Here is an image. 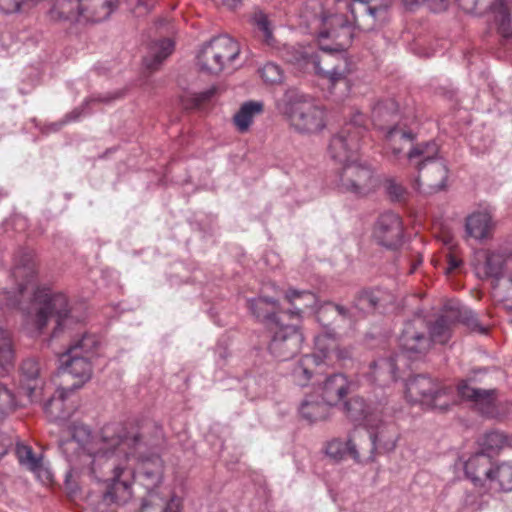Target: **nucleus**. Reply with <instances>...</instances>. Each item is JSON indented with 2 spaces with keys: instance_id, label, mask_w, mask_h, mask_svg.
<instances>
[{
  "instance_id": "nucleus-10",
  "label": "nucleus",
  "mask_w": 512,
  "mask_h": 512,
  "mask_svg": "<svg viewBox=\"0 0 512 512\" xmlns=\"http://www.w3.org/2000/svg\"><path fill=\"white\" fill-rule=\"evenodd\" d=\"M386 139L388 145L395 156L402 152L409 158H420V160H437L439 156V146L435 141H429L414 145V135L410 131H405L399 127H392L387 131Z\"/></svg>"
},
{
  "instance_id": "nucleus-13",
  "label": "nucleus",
  "mask_w": 512,
  "mask_h": 512,
  "mask_svg": "<svg viewBox=\"0 0 512 512\" xmlns=\"http://www.w3.org/2000/svg\"><path fill=\"white\" fill-rule=\"evenodd\" d=\"M334 347V342L327 334L315 337V351L313 354L304 355L294 364L290 374L293 381L299 386H307L314 374V368L324 363L328 357L327 350Z\"/></svg>"
},
{
  "instance_id": "nucleus-27",
  "label": "nucleus",
  "mask_w": 512,
  "mask_h": 512,
  "mask_svg": "<svg viewBox=\"0 0 512 512\" xmlns=\"http://www.w3.org/2000/svg\"><path fill=\"white\" fill-rule=\"evenodd\" d=\"M494 222L488 212H474L469 215L465 223L468 236L478 241L489 239L492 236Z\"/></svg>"
},
{
  "instance_id": "nucleus-58",
  "label": "nucleus",
  "mask_w": 512,
  "mask_h": 512,
  "mask_svg": "<svg viewBox=\"0 0 512 512\" xmlns=\"http://www.w3.org/2000/svg\"><path fill=\"white\" fill-rule=\"evenodd\" d=\"M79 116H80V112L78 110H75L68 117H69V120H76Z\"/></svg>"
},
{
  "instance_id": "nucleus-4",
  "label": "nucleus",
  "mask_w": 512,
  "mask_h": 512,
  "mask_svg": "<svg viewBox=\"0 0 512 512\" xmlns=\"http://www.w3.org/2000/svg\"><path fill=\"white\" fill-rule=\"evenodd\" d=\"M453 323L452 317L441 315L428 325L421 315H415L405 323L399 339L403 353L410 359H418L427 353L433 342L447 343Z\"/></svg>"
},
{
  "instance_id": "nucleus-42",
  "label": "nucleus",
  "mask_w": 512,
  "mask_h": 512,
  "mask_svg": "<svg viewBox=\"0 0 512 512\" xmlns=\"http://www.w3.org/2000/svg\"><path fill=\"white\" fill-rule=\"evenodd\" d=\"M253 22L257 29L262 32L264 41L268 45H271L274 38L271 23L267 15L261 11L256 12L253 16Z\"/></svg>"
},
{
  "instance_id": "nucleus-34",
  "label": "nucleus",
  "mask_w": 512,
  "mask_h": 512,
  "mask_svg": "<svg viewBox=\"0 0 512 512\" xmlns=\"http://www.w3.org/2000/svg\"><path fill=\"white\" fill-rule=\"evenodd\" d=\"M491 486L498 487L500 490H512V461L502 462L493 467V477H490Z\"/></svg>"
},
{
  "instance_id": "nucleus-9",
  "label": "nucleus",
  "mask_w": 512,
  "mask_h": 512,
  "mask_svg": "<svg viewBox=\"0 0 512 512\" xmlns=\"http://www.w3.org/2000/svg\"><path fill=\"white\" fill-rule=\"evenodd\" d=\"M288 314L276 319V323L269 326L272 333L268 346L270 354L277 360L286 361L295 356L301 348L304 336L295 322L286 323Z\"/></svg>"
},
{
  "instance_id": "nucleus-25",
  "label": "nucleus",
  "mask_w": 512,
  "mask_h": 512,
  "mask_svg": "<svg viewBox=\"0 0 512 512\" xmlns=\"http://www.w3.org/2000/svg\"><path fill=\"white\" fill-rule=\"evenodd\" d=\"M285 298L293 307V309L285 311V313H288L287 318L297 324L301 321L302 313L305 310L316 309L318 302L314 293L296 289H289L285 294Z\"/></svg>"
},
{
  "instance_id": "nucleus-40",
  "label": "nucleus",
  "mask_w": 512,
  "mask_h": 512,
  "mask_svg": "<svg viewBox=\"0 0 512 512\" xmlns=\"http://www.w3.org/2000/svg\"><path fill=\"white\" fill-rule=\"evenodd\" d=\"M419 172L424 171L425 174L438 172L441 174V180L435 185H431L436 191L444 190L447 186V168L442 162H419Z\"/></svg>"
},
{
  "instance_id": "nucleus-3",
  "label": "nucleus",
  "mask_w": 512,
  "mask_h": 512,
  "mask_svg": "<svg viewBox=\"0 0 512 512\" xmlns=\"http://www.w3.org/2000/svg\"><path fill=\"white\" fill-rule=\"evenodd\" d=\"M323 23L331 28L322 30L319 38L331 39L332 45L320 44V51L311 46L284 45L281 57L296 70L315 73L335 84L350 72L345 51L352 42L353 27L342 15L324 17Z\"/></svg>"
},
{
  "instance_id": "nucleus-36",
  "label": "nucleus",
  "mask_w": 512,
  "mask_h": 512,
  "mask_svg": "<svg viewBox=\"0 0 512 512\" xmlns=\"http://www.w3.org/2000/svg\"><path fill=\"white\" fill-rule=\"evenodd\" d=\"M98 344L99 340L96 335L85 333L80 338L73 340L66 351L69 353H80V355L86 356L92 352Z\"/></svg>"
},
{
  "instance_id": "nucleus-56",
  "label": "nucleus",
  "mask_w": 512,
  "mask_h": 512,
  "mask_svg": "<svg viewBox=\"0 0 512 512\" xmlns=\"http://www.w3.org/2000/svg\"><path fill=\"white\" fill-rule=\"evenodd\" d=\"M508 283L510 284V287L507 291V299L512 301V273L508 276Z\"/></svg>"
},
{
  "instance_id": "nucleus-60",
  "label": "nucleus",
  "mask_w": 512,
  "mask_h": 512,
  "mask_svg": "<svg viewBox=\"0 0 512 512\" xmlns=\"http://www.w3.org/2000/svg\"><path fill=\"white\" fill-rule=\"evenodd\" d=\"M421 262H422V260H421V259H419V260H418V261L413 265V267H412V269H411V272H414V271H415V269H416V267H417V265H420V264H421Z\"/></svg>"
},
{
  "instance_id": "nucleus-12",
  "label": "nucleus",
  "mask_w": 512,
  "mask_h": 512,
  "mask_svg": "<svg viewBox=\"0 0 512 512\" xmlns=\"http://www.w3.org/2000/svg\"><path fill=\"white\" fill-rule=\"evenodd\" d=\"M363 117L358 115L353 123L345 125L329 143L328 152L333 160H355L360 149Z\"/></svg>"
},
{
  "instance_id": "nucleus-51",
  "label": "nucleus",
  "mask_w": 512,
  "mask_h": 512,
  "mask_svg": "<svg viewBox=\"0 0 512 512\" xmlns=\"http://www.w3.org/2000/svg\"><path fill=\"white\" fill-rule=\"evenodd\" d=\"M467 324L471 327L472 330L477 331L480 334H486L487 332V328L480 325L473 316L467 318Z\"/></svg>"
},
{
  "instance_id": "nucleus-32",
  "label": "nucleus",
  "mask_w": 512,
  "mask_h": 512,
  "mask_svg": "<svg viewBox=\"0 0 512 512\" xmlns=\"http://www.w3.org/2000/svg\"><path fill=\"white\" fill-rule=\"evenodd\" d=\"M174 43L170 39H162L151 44L149 54L144 58L145 66L156 70L158 66L173 52Z\"/></svg>"
},
{
  "instance_id": "nucleus-11",
  "label": "nucleus",
  "mask_w": 512,
  "mask_h": 512,
  "mask_svg": "<svg viewBox=\"0 0 512 512\" xmlns=\"http://www.w3.org/2000/svg\"><path fill=\"white\" fill-rule=\"evenodd\" d=\"M393 296L382 289L365 290L358 294L351 309H347L341 305L327 303L318 309L319 318L321 315L337 314L346 317H354L356 312L370 313L380 308H385L386 305L392 303Z\"/></svg>"
},
{
  "instance_id": "nucleus-7",
  "label": "nucleus",
  "mask_w": 512,
  "mask_h": 512,
  "mask_svg": "<svg viewBox=\"0 0 512 512\" xmlns=\"http://www.w3.org/2000/svg\"><path fill=\"white\" fill-rule=\"evenodd\" d=\"M240 45L228 35L213 37L197 54V65L205 73L218 75L234 69L240 55Z\"/></svg>"
},
{
  "instance_id": "nucleus-28",
  "label": "nucleus",
  "mask_w": 512,
  "mask_h": 512,
  "mask_svg": "<svg viewBox=\"0 0 512 512\" xmlns=\"http://www.w3.org/2000/svg\"><path fill=\"white\" fill-rule=\"evenodd\" d=\"M252 314L260 321L265 322L268 327L276 323L285 311L280 310L279 303L275 299L259 297L248 301Z\"/></svg>"
},
{
  "instance_id": "nucleus-38",
  "label": "nucleus",
  "mask_w": 512,
  "mask_h": 512,
  "mask_svg": "<svg viewBox=\"0 0 512 512\" xmlns=\"http://www.w3.org/2000/svg\"><path fill=\"white\" fill-rule=\"evenodd\" d=\"M259 75L267 85L282 84L284 80V72L282 68L273 63L268 62L259 69Z\"/></svg>"
},
{
  "instance_id": "nucleus-59",
  "label": "nucleus",
  "mask_w": 512,
  "mask_h": 512,
  "mask_svg": "<svg viewBox=\"0 0 512 512\" xmlns=\"http://www.w3.org/2000/svg\"><path fill=\"white\" fill-rule=\"evenodd\" d=\"M60 126H61V124H52V125H51V129H52L53 131H57V130L60 128Z\"/></svg>"
},
{
  "instance_id": "nucleus-29",
  "label": "nucleus",
  "mask_w": 512,
  "mask_h": 512,
  "mask_svg": "<svg viewBox=\"0 0 512 512\" xmlns=\"http://www.w3.org/2000/svg\"><path fill=\"white\" fill-rule=\"evenodd\" d=\"M330 407L323 399L319 401L316 396L308 395L301 402L299 412L304 419L312 423L326 419Z\"/></svg>"
},
{
  "instance_id": "nucleus-15",
  "label": "nucleus",
  "mask_w": 512,
  "mask_h": 512,
  "mask_svg": "<svg viewBox=\"0 0 512 512\" xmlns=\"http://www.w3.org/2000/svg\"><path fill=\"white\" fill-rule=\"evenodd\" d=\"M372 235L378 244L386 248L398 247L403 239L401 217L392 211L380 214L374 224Z\"/></svg>"
},
{
  "instance_id": "nucleus-17",
  "label": "nucleus",
  "mask_w": 512,
  "mask_h": 512,
  "mask_svg": "<svg viewBox=\"0 0 512 512\" xmlns=\"http://www.w3.org/2000/svg\"><path fill=\"white\" fill-rule=\"evenodd\" d=\"M73 388H60L56 395L52 396L45 404L44 411L47 417L60 425L69 421L78 407L77 400L73 397Z\"/></svg>"
},
{
  "instance_id": "nucleus-26",
  "label": "nucleus",
  "mask_w": 512,
  "mask_h": 512,
  "mask_svg": "<svg viewBox=\"0 0 512 512\" xmlns=\"http://www.w3.org/2000/svg\"><path fill=\"white\" fill-rule=\"evenodd\" d=\"M79 15L86 21L100 22L107 19L116 8L117 0H79Z\"/></svg>"
},
{
  "instance_id": "nucleus-19",
  "label": "nucleus",
  "mask_w": 512,
  "mask_h": 512,
  "mask_svg": "<svg viewBox=\"0 0 512 512\" xmlns=\"http://www.w3.org/2000/svg\"><path fill=\"white\" fill-rule=\"evenodd\" d=\"M21 389L31 402L37 401L42 395L44 379L42 368L34 358L25 359L20 367Z\"/></svg>"
},
{
  "instance_id": "nucleus-22",
  "label": "nucleus",
  "mask_w": 512,
  "mask_h": 512,
  "mask_svg": "<svg viewBox=\"0 0 512 512\" xmlns=\"http://www.w3.org/2000/svg\"><path fill=\"white\" fill-rule=\"evenodd\" d=\"M352 383L343 373L327 376L321 386V398L330 406L339 404L350 392Z\"/></svg>"
},
{
  "instance_id": "nucleus-14",
  "label": "nucleus",
  "mask_w": 512,
  "mask_h": 512,
  "mask_svg": "<svg viewBox=\"0 0 512 512\" xmlns=\"http://www.w3.org/2000/svg\"><path fill=\"white\" fill-rule=\"evenodd\" d=\"M340 185L355 194L363 195L375 186L371 169L362 162H344L340 174Z\"/></svg>"
},
{
  "instance_id": "nucleus-1",
  "label": "nucleus",
  "mask_w": 512,
  "mask_h": 512,
  "mask_svg": "<svg viewBox=\"0 0 512 512\" xmlns=\"http://www.w3.org/2000/svg\"><path fill=\"white\" fill-rule=\"evenodd\" d=\"M11 275L16 289L0 292V319L6 310L20 311L32 333L40 334L47 327L50 318H55L56 326L52 337L74 322L68 297L36 282V263L30 252L21 253L15 262ZM15 352L13 341L7 330L0 328V375L14 366Z\"/></svg>"
},
{
  "instance_id": "nucleus-31",
  "label": "nucleus",
  "mask_w": 512,
  "mask_h": 512,
  "mask_svg": "<svg viewBox=\"0 0 512 512\" xmlns=\"http://www.w3.org/2000/svg\"><path fill=\"white\" fill-rule=\"evenodd\" d=\"M325 451L327 456L335 461H340L350 456L355 462H360V455L356 444L351 439L347 441L333 439L327 443Z\"/></svg>"
},
{
  "instance_id": "nucleus-57",
  "label": "nucleus",
  "mask_w": 512,
  "mask_h": 512,
  "mask_svg": "<svg viewBox=\"0 0 512 512\" xmlns=\"http://www.w3.org/2000/svg\"><path fill=\"white\" fill-rule=\"evenodd\" d=\"M95 101H108L106 98H90L88 100L85 101L84 105L87 106L89 105L91 102H95Z\"/></svg>"
},
{
  "instance_id": "nucleus-37",
  "label": "nucleus",
  "mask_w": 512,
  "mask_h": 512,
  "mask_svg": "<svg viewBox=\"0 0 512 512\" xmlns=\"http://www.w3.org/2000/svg\"><path fill=\"white\" fill-rule=\"evenodd\" d=\"M16 454L19 462L33 472H38L42 468V459L34 454L31 447L18 444Z\"/></svg>"
},
{
  "instance_id": "nucleus-54",
  "label": "nucleus",
  "mask_w": 512,
  "mask_h": 512,
  "mask_svg": "<svg viewBox=\"0 0 512 512\" xmlns=\"http://www.w3.org/2000/svg\"><path fill=\"white\" fill-rule=\"evenodd\" d=\"M403 4L408 8H413L424 2V0H401Z\"/></svg>"
},
{
  "instance_id": "nucleus-47",
  "label": "nucleus",
  "mask_w": 512,
  "mask_h": 512,
  "mask_svg": "<svg viewBox=\"0 0 512 512\" xmlns=\"http://www.w3.org/2000/svg\"><path fill=\"white\" fill-rule=\"evenodd\" d=\"M387 193L395 200H399L403 193H404V189L403 187L396 183L394 180H389L387 182Z\"/></svg>"
},
{
  "instance_id": "nucleus-23",
  "label": "nucleus",
  "mask_w": 512,
  "mask_h": 512,
  "mask_svg": "<svg viewBox=\"0 0 512 512\" xmlns=\"http://www.w3.org/2000/svg\"><path fill=\"white\" fill-rule=\"evenodd\" d=\"M492 458L485 452H477L472 455L464 464V470L467 478L474 485L482 486L484 482L493 477Z\"/></svg>"
},
{
  "instance_id": "nucleus-50",
  "label": "nucleus",
  "mask_w": 512,
  "mask_h": 512,
  "mask_svg": "<svg viewBox=\"0 0 512 512\" xmlns=\"http://www.w3.org/2000/svg\"><path fill=\"white\" fill-rule=\"evenodd\" d=\"M459 6L466 12H473L478 4L479 0H456Z\"/></svg>"
},
{
  "instance_id": "nucleus-35",
  "label": "nucleus",
  "mask_w": 512,
  "mask_h": 512,
  "mask_svg": "<svg viewBox=\"0 0 512 512\" xmlns=\"http://www.w3.org/2000/svg\"><path fill=\"white\" fill-rule=\"evenodd\" d=\"M505 443L506 437L498 431L487 432L478 440L480 452L487 453L491 458L493 454H496L505 445Z\"/></svg>"
},
{
  "instance_id": "nucleus-39",
  "label": "nucleus",
  "mask_w": 512,
  "mask_h": 512,
  "mask_svg": "<svg viewBox=\"0 0 512 512\" xmlns=\"http://www.w3.org/2000/svg\"><path fill=\"white\" fill-rule=\"evenodd\" d=\"M500 6L495 12V22L497 24L498 32L504 37L508 38L512 35L511 17L508 8L503 4L502 0H498Z\"/></svg>"
},
{
  "instance_id": "nucleus-45",
  "label": "nucleus",
  "mask_w": 512,
  "mask_h": 512,
  "mask_svg": "<svg viewBox=\"0 0 512 512\" xmlns=\"http://www.w3.org/2000/svg\"><path fill=\"white\" fill-rule=\"evenodd\" d=\"M156 0H136L133 12L137 16H142L149 13L154 7Z\"/></svg>"
},
{
  "instance_id": "nucleus-53",
  "label": "nucleus",
  "mask_w": 512,
  "mask_h": 512,
  "mask_svg": "<svg viewBox=\"0 0 512 512\" xmlns=\"http://www.w3.org/2000/svg\"><path fill=\"white\" fill-rule=\"evenodd\" d=\"M461 264V261L459 259H457L456 257L452 256V255H449V261H448V268H447V272H451L453 270H455L456 268H458Z\"/></svg>"
},
{
  "instance_id": "nucleus-41",
  "label": "nucleus",
  "mask_w": 512,
  "mask_h": 512,
  "mask_svg": "<svg viewBox=\"0 0 512 512\" xmlns=\"http://www.w3.org/2000/svg\"><path fill=\"white\" fill-rule=\"evenodd\" d=\"M14 394L5 385L0 384V422L8 417L15 409Z\"/></svg>"
},
{
  "instance_id": "nucleus-55",
  "label": "nucleus",
  "mask_w": 512,
  "mask_h": 512,
  "mask_svg": "<svg viewBox=\"0 0 512 512\" xmlns=\"http://www.w3.org/2000/svg\"><path fill=\"white\" fill-rule=\"evenodd\" d=\"M223 1L230 8H235L239 3L242 2V0H223Z\"/></svg>"
},
{
  "instance_id": "nucleus-6",
  "label": "nucleus",
  "mask_w": 512,
  "mask_h": 512,
  "mask_svg": "<svg viewBox=\"0 0 512 512\" xmlns=\"http://www.w3.org/2000/svg\"><path fill=\"white\" fill-rule=\"evenodd\" d=\"M278 109L287 118L290 126L299 133H318L326 126L325 110L296 91H287L283 100L278 103Z\"/></svg>"
},
{
  "instance_id": "nucleus-46",
  "label": "nucleus",
  "mask_w": 512,
  "mask_h": 512,
  "mask_svg": "<svg viewBox=\"0 0 512 512\" xmlns=\"http://www.w3.org/2000/svg\"><path fill=\"white\" fill-rule=\"evenodd\" d=\"M182 508V498L176 495H172L170 499L165 503L162 512H182Z\"/></svg>"
},
{
  "instance_id": "nucleus-8",
  "label": "nucleus",
  "mask_w": 512,
  "mask_h": 512,
  "mask_svg": "<svg viewBox=\"0 0 512 512\" xmlns=\"http://www.w3.org/2000/svg\"><path fill=\"white\" fill-rule=\"evenodd\" d=\"M405 397L412 404L446 410L453 401V389L427 375H417L406 382Z\"/></svg>"
},
{
  "instance_id": "nucleus-49",
  "label": "nucleus",
  "mask_w": 512,
  "mask_h": 512,
  "mask_svg": "<svg viewBox=\"0 0 512 512\" xmlns=\"http://www.w3.org/2000/svg\"><path fill=\"white\" fill-rule=\"evenodd\" d=\"M449 0H424L434 12H440L447 8Z\"/></svg>"
},
{
  "instance_id": "nucleus-44",
  "label": "nucleus",
  "mask_w": 512,
  "mask_h": 512,
  "mask_svg": "<svg viewBox=\"0 0 512 512\" xmlns=\"http://www.w3.org/2000/svg\"><path fill=\"white\" fill-rule=\"evenodd\" d=\"M327 336L334 342V347L327 350L328 357H325L324 363L331 362L334 359L345 360V359L350 358L349 350L344 349V348H339L336 340L329 335H327Z\"/></svg>"
},
{
  "instance_id": "nucleus-2",
  "label": "nucleus",
  "mask_w": 512,
  "mask_h": 512,
  "mask_svg": "<svg viewBox=\"0 0 512 512\" xmlns=\"http://www.w3.org/2000/svg\"><path fill=\"white\" fill-rule=\"evenodd\" d=\"M67 428L70 436L61 440L59 447L72 468H80L98 481L112 472L103 501L117 505L128 502L132 497V480L135 479V468L130 464L134 454L125 452V464L121 454L124 446H131L130 441H121L115 424L105 425L98 438H92L89 428L78 422H71Z\"/></svg>"
},
{
  "instance_id": "nucleus-33",
  "label": "nucleus",
  "mask_w": 512,
  "mask_h": 512,
  "mask_svg": "<svg viewBox=\"0 0 512 512\" xmlns=\"http://www.w3.org/2000/svg\"><path fill=\"white\" fill-rule=\"evenodd\" d=\"M402 355L395 357L381 358L371 364L373 375L376 381L379 382H394L397 380V362Z\"/></svg>"
},
{
  "instance_id": "nucleus-20",
  "label": "nucleus",
  "mask_w": 512,
  "mask_h": 512,
  "mask_svg": "<svg viewBox=\"0 0 512 512\" xmlns=\"http://www.w3.org/2000/svg\"><path fill=\"white\" fill-rule=\"evenodd\" d=\"M457 392L461 398L472 401L483 415L493 417L496 414V390L474 388L466 381H461Z\"/></svg>"
},
{
  "instance_id": "nucleus-61",
  "label": "nucleus",
  "mask_w": 512,
  "mask_h": 512,
  "mask_svg": "<svg viewBox=\"0 0 512 512\" xmlns=\"http://www.w3.org/2000/svg\"><path fill=\"white\" fill-rule=\"evenodd\" d=\"M113 151H115V149H107L106 152H105V157L109 156Z\"/></svg>"
},
{
  "instance_id": "nucleus-43",
  "label": "nucleus",
  "mask_w": 512,
  "mask_h": 512,
  "mask_svg": "<svg viewBox=\"0 0 512 512\" xmlns=\"http://www.w3.org/2000/svg\"><path fill=\"white\" fill-rule=\"evenodd\" d=\"M217 90L216 86H211L204 91L192 94L191 106L198 108L209 102L216 95Z\"/></svg>"
},
{
  "instance_id": "nucleus-30",
  "label": "nucleus",
  "mask_w": 512,
  "mask_h": 512,
  "mask_svg": "<svg viewBox=\"0 0 512 512\" xmlns=\"http://www.w3.org/2000/svg\"><path fill=\"white\" fill-rule=\"evenodd\" d=\"M264 104L262 101L244 102L233 117L234 125L241 133L247 132L253 123L254 117L263 112Z\"/></svg>"
},
{
  "instance_id": "nucleus-48",
  "label": "nucleus",
  "mask_w": 512,
  "mask_h": 512,
  "mask_svg": "<svg viewBox=\"0 0 512 512\" xmlns=\"http://www.w3.org/2000/svg\"><path fill=\"white\" fill-rule=\"evenodd\" d=\"M387 108L391 109L393 112L398 110L396 103L392 100L387 101L386 103H378L373 108V112H372L373 118L376 119V118L381 117L384 109H387Z\"/></svg>"
},
{
  "instance_id": "nucleus-18",
  "label": "nucleus",
  "mask_w": 512,
  "mask_h": 512,
  "mask_svg": "<svg viewBox=\"0 0 512 512\" xmlns=\"http://www.w3.org/2000/svg\"><path fill=\"white\" fill-rule=\"evenodd\" d=\"M510 257L506 251L480 250L475 255L474 271L479 279L499 280Z\"/></svg>"
},
{
  "instance_id": "nucleus-52",
  "label": "nucleus",
  "mask_w": 512,
  "mask_h": 512,
  "mask_svg": "<svg viewBox=\"0 0 512 512\" xmlns=\"http://www.w3.org/2000/svg\"><path fill=\"white\" fill-rule=\"evenodd\" d=\"M11 446V440L0 436V458L4 456Z\"/></svg>"
},
{
  "instance_id": "nucleus-5",
  "label": "nucleus",
  "mask_w": 512,
  "mask_h": 512,
  "mask_svg": "<svg viewBox=\"0 0 512 512\" xmlns=\"http://www.w3.org/2000/svg\"><path fill=\"white\" fill-rule=\"evenodd\" d=\"M119 430L117 434L121 435V441H130L131 446H124L121 457L122 462L125 464V452L134 454V460L130 464L135 468V478L141 480V484L147 490V497L142 501V510L158 505L163 502L157 491L158 485L163 477V462L160 457L152 456L143 459L141 456L143 443L138 434H129L123 427L115 425Z\"/></svg>"
},
{
  "instance_id": "nucleus-21",
  "label": "nucleus",
  "mask_w": 512,
  "mask_h": 512,
  "mask_svg": "<svg viewBox=\"0 0 512 512\" xmlns=\"http://www.w3.org/2000/svg\"><path fill=\"white\" fill-rule=\"evenodd\" d=\"M60 362L65 372L78 379V382L74 383L71 388L79 389L85 382L90 380L92 364L86 356L80 355V353L65 351L60 357Z\"/></svg>"
},
{
  "instance_id": "nucleus-24",
  "label": "nucleus",
  "mask_w": 512,
  "mask_h": 512,
  "mask_svg": "<svg viewBox=\"0 0 512 512\" xmlns=\"http://www.w3.org/2000/svg\"><path fill=\"white\" fill-rule=\"evenodd\" d=\"M347 417L366 428L372 427L373 422L382 414L378 408H371L363 398L352 397L344 405Z\"/></svg>"
},
{
  "instance_id": "nucleus-16",
  "label": "nucleus",
  "mask_w": 512,
  "mask_h": 512,
  "mask_svg": "<svg viewBox=\"0 0 512 512\" xmlns=\"http://www.w3.org/2000/svg\"><path fill=\"white\" fill-rule=\"evenodd\" d=\"M371 441L370 459L374 460L377 453L392 452L397 445L398 433L391 422H385L382 414L373 422L372 427L367 428Z\"/></svg>"
}]
</instances>
